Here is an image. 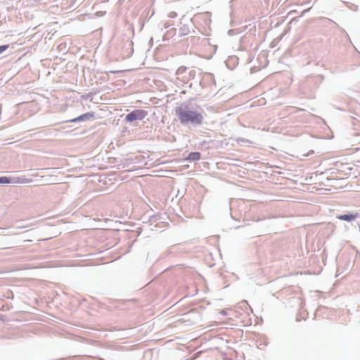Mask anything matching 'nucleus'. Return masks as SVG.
Masks as SVG:
<instances>
[{
    "instance_id": "obj_1",
    "label": "nucleus",
    "mask_w": 360,
    "mask_h": 360,
    "mask_svg": "<svg viewBox=\"0 0 360 360\" xmlns=\"http://www.w3.org/2000/svg\"><path fill=\"white\" fill-rule=\"evenodd\" d=\"M175 115L180 124L185 127L197 128L204 122L202 108L190 102H184L175 108Z\"/></svg>"
},
{
    "instance_id": "obj_2",
    "label": "nucleus",
    "mask_w": 360,
    "mask_h": 360,
    "mask_svg": "<svg viewBox=\"0 0 360 360\" xmlns=\"http://www.w3.org/2000/svg\"><path fill=\"white\" fill-rule=\"evenodd\" d=\"M146 115L147 112L144 110H134L126 115L125 121L127 122H132L135 120H142Z\"/></svg>"
},
{
    "instance_id": "obj_3",
    "label": "nucleus",
    "mask_w": 360,
    "mask_h": 360,
    "mask_svg": "<svg viewBox=\"0 0 360 360\" xmlns=\"http://www.w3.org/2000/svg\"><path fill=\"white\" fill-rule=\"evenodd\" d=\"M360 217L358 212H352L349 214H340L336 217L337 219L346 221H352Z\"/></svg>"
},
{
    "instance_id": "obj_4",
    "label": "nucleus",
    "mask_w": 360,
    "mask_h": 360,
    "mask_svg": "<svg viewBox=\"0 0 360 360\" xmlns=\"http://www.w3.org/2000/svg\"><path fill=\"white\" fill-rule=\"evenodd\" d=\"M94 117L93 112H86L83 115H79L77 117L71 119L70 120L65 121V122H85L87 120H90Z\"/></svg>"
},
{
    "instance_id": "obj_5",
    "label": "nucleus",
    "mask_w": 360,
    "mask_h": 360,
    "mask_svg": "<svg viewBox=\"0 0 360 360\" xmlns=\"http://www.w3.org/2000/svg\"><path fill=\"white\" fill-rule=\"evenodd\" d=\"M32 182V179H28L25 177H15L13 179H11V183L12 184H30Z\"/></svg>"
},
{
    "instance_id": "obj_6",
    "label": "nucleus",
    "mask_w": 360,
    "mask_h": 360,
    "mask_svg": "<svg viewBox=\"0 0 360 360\" xmlns=\"http://www.w3.org/2000/svg\"><path fill=\"white\" fill-rule=\"evenodd\" d=\"M200 153L199 152H191L188 157V160L192 162L198 160L200 158Z\"/></svg>"
},
{
    "instance_id": "obj_7",
    "label": "nucleus",
    "mask_w": 360,
    "mask_h": 360,
    "mask_svg": "<svg viewBox=\"0 0 360 360\" xmlns=\"http://www.w3.org/2000/svg\"><path fill=\"white\" fill-rule=\"evenodd\" d=\"M11 179L7 176H0V184H11Z\"/></svg>"
},
{
    "instance_id": "obj_8",
    "label": "nucleus",
    "mask_w": 360,
    "mask_h": 360,
    "mask_svg": "<svg viewBox=\"0 0 360 360\" xmlns=\"http://www.w3.org/2000/svg\"><path fill=\"white\" fill-rule=\"evenodd\" d=\"M179 32L181 36L186 35L188 33V28L186 25H184L183 27H180Z\"/></svg>"
},
{
    "instance_id": "obj_9",
    "label": "nucleus",
    "mask_w": 360,
    "mask_h": 360,
    "mask_svg": "<svg viewBox=\"0 0 360 360\" xmlns=\"http://www.w3.org/2000/svg\"><path fill=\"white\" fill-rule=\"evenodd\" d=\"M186 68L181 66L177 69L176 74L178 77H179L180 75L184 74L186 72Z\"/></svg>"
},
{
    "instance_id": "obj_10",
    "label": "nucleus",
    "mask_w": 360,
    "mask_h": 360,
    "mask_svg": "<svg viewBox=\"0 0 360 360\" xmlns=\"http://www.w3.org/2000/svg\"><path fill=\"white\" fill-rule=\"evenodd\" d=\"M8 47H9V45L0 46V54L2 53L6 50H7Z\"/></svg>"
},
{
    "instance_id": "obj_11",
    "label": "nucleus",
    "mask_w": 360,
    "mask_h": 360,
    "mask_svg": "<svg viewBox=\"0 0 360 360\" xmlns=\"http://www.w3.org/2000/svg\"><path fill=\"white\" fill-rule=\"evenodd\" d=\"M240 141H242L243 143H247V142L250 143V141L248 140L245 139H240Z\"/></svg>"
},
{
    "instance_id": "obj_12",
    "label": "nucleus",
    "mask_w": 360,
    "mask_h": 360,
    "mask_svg": "<svg viewBox=\"0 0 360 360\" xmlns=\"http://www.w3.org/2000/svg\"><path fill=\"white\" fill-rule=\"evenodd\" d=\"M169 26H170V25H169V24H167V22H165V23L164 24V28H165V29H167V27H169Z\"/></svg>"
},
{
    "instance_id": "obj_13",
    "label": "nucleus",
    "mask_w": 360,
    "mask_h": 360,
    "mask_svg": "<svg viewBox=\"0 0 360 360\" xmlns=\"http://www.w3.org/2000/svg\"><path fill=\"white\" fill-rule=\"evenodd\" d=\"M220 313L224 316L226 315V312L224 310H222Z\"/></svg>"
},
{
    "instance_id": "obj_14",
    "label": "nucleus",
    "mask_w": 360,
    "mask_h": 360,
    "mask_svg": "<svg viewBox=\"0 0 360 360\" xmlns=\"http://www.w3.org/2000/svg\"><path fill=\"white\" fill-rule=\"evenodd\" d=\"M22 227H21V226H18V227H17L16 229H22Z\"/></svg>"
}]
</instances>
